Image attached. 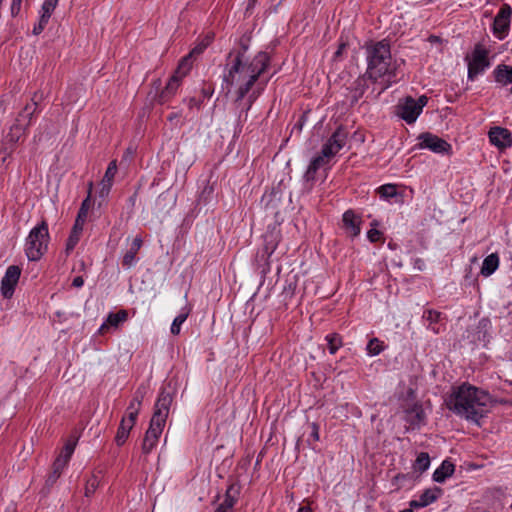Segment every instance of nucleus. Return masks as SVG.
<instances>
[{"mask_svg": "<svg viewBox=\"0 0 512 512\" xmlns=\"http://www.w3.org/2000/svg\"><path fill=\"white\" fill-rule=\"evenodd\" d=\"M248 42L249 38L242 37L239 41L238 48L233 49L229 53L231 67L229 69V75L226 77V82L238 85V100L244 98L250 91L260 75L266 71L270 61L267 53L260 52L250 65L244 64L242 59L248 49Z\"/></svg>", "mask_w": 512, "mask_h": 512, "instance_id": "nucleus-1", "label": "nucleus"}, {"mask_svg": "<svg viewBox=\"0 0 512 512\" xmlns=\"http://www.w3.org/2000/svg\"><path fill=\"white\" fill-rule=\"evenodd\" d=\"M449 410L469 421L478 423L489 411L490 395L470 384L457 387L446 399Z\"/></svg>", "mask_w": 512, "mask_h": 512, "instance_id": "nucleus-2", "label": "nucleus"}, {"mask_svg": "<svg viewBox=\"0 0 512 512\" xmlns=\"http://www.w3.org/2000/svg\"><path fill=\"white\" fill-rule=\"evenodd\" d=\"M367 60L366 75L369 79L377 81L384 75L392 73L390 46L384 41L367 48Z\"/></svg>", "mask_w": 512, "mask_h": 512, "instance_id": "nucleus-3", "label": "nucleus"}, {"mask_svg": "<svg viewBox=\"0 0 512 512\" xmlns=\"http://www.w3.org/2000/svg\"><path fill=\"white\" fill-rule=\"evenodd\" d=\"M50 240L48 223L43 219L29 233L26 239L25 254L29 261H39L47 252Z\"/></svg>", "mask_w": 512, "mask_h": 512, "instance_id": "nucleus-4", "label": "nucleus"}, {"mask_svg": "<svg viewBox=\"0 0 512 512\" xmlns=\"http://www.w3.org/2000/svg\"><path fill=\"white\" fill-rule=\"evenodd\" d=\"M427 102L428 98L425 95L420 96L418 100L408 96L397 105V115L409 124L414 123Z\"/></svg>", "mask_w": 512, "mask_h": 512, "instance_id": "nucleus-5", "label": "nucleus"}, {"mask_svg": "<svg viewBox=\"0 0 512 512\" xmlns=\"http://www.w3.org/2000/svg\"><path fill=\"white\" fill-rule=\"evenodd\" d=\"M468 62V78L473 80L478 74L482 73L489 65L488 51L477 44L472 56H466Z\"/></svg>", "mask_w": 512, "mask_h": 512, "instance_id": "nucleus-6", "label": "nucleus"}, {"mask_svg": "<svg viewBox=\"0 0 512 512\" xmlns=\"http://www.w3.org/2000/svg\"><path fill=\"white\" fill-rule=\"evenodd\" d=\"M166 422H162L159 416L151 417L149 427L145 432L142 442V453L148 455L156 447L159 438L163 432Z\"/></svg>", "mask_w": 512, "mask_h": 512, "instance_id": "nucleus-7", "label": "nucleus"}, {"mask_svg": "<svg viewBox=\"0 0 512 512\" xmlns=\"http://www.w3.org/2000/svg\"><path fill=\"white\" fill-rule=\"evenodd\" d=\"M22 269L18 265H11L1 281V294L5 299L12 298L15 288L19 282Z\"/></svg>", "mask_w": 512, "mask_h": 512, "instance_id": "nucleus-8", "label": "nucleus"}, {"mask_svg": "<svg viewBox=\"0 0 512 512\" xmlns=\"http://www.w3.org/2000/svg\"><path fill=\"white\" fill-rule=\"evenodd\" d=\"M419 147L429 149L435 153H448L451 150V145L444 139L431 134L429 132L419 135Z\"/></svg>", "mask_w": 512, "mask_h": 512, "instance_id": "nucleus-9", "label": "nucleus"}, {"mask_svg": "<svg viewBox=\"0 0 512 512\" xmlns=\"http://www.w3.org/2000/svg\"><path fill=\"white\" fill-rule=\"evenodd\" d=\"M347 133L339 127L322 147V154L330 159L338 153L346 143Z\"/></svg>", "mask_w": 512, "mask_h": 512, "instance_id": "nucleus-10", "label": "nucleus"}, {"mask_svg": "<svg viewBox=\"0 0 512 512\" xmlns=\"http://www.w3.org/2000/svg\"><path fill=\"white\" fill-rule=\"evenodd\" d=\"M511 14V7L504 4L494 19L493 32L499 39H503L509 29Z\"/></svg>", "mask_w": 512, "mask_h": 512, "instance_id": "nucleus-11", "label": "nucleus"}, {"mask_svg": "<svg viewBox=\"0 0 512 512\" xmlns=\"http://www.w3.org/2000/svg\"><path fill=\"white\" fill-rule=\"evenodd\" d=\"M172 402V393L167 391L166 388H162L156 400L152 417L159 416L162 422H166Z\"/></svg>", "mask_w": 512, "mask_h": 512, "instance_id": "nucleus-12", "label": "nucleus"}, {"mask_svg": "<svg viewBox=\"0 0 512 512\" xmlns=\"http://www.w3.org/2000/svg\"><path fill=\"white\" fill-rule=\"evenodd\" d=\"M490 142L499 149H505L512 144L511 133L502 127H493L489 131Z\"/></svg>", "mask_w": 512, "mask_h": 512, "instance_id": "nucleus-13", "label": "nucleus"}, {"mask_svg": "<svg viewBox=\"0 0 512 512\" xmlns=\"http://www.w3.org/2000/svg\"><path fill=\"white\" fill-rule=\"evenodd\" d=\"M342 222L343 228L351 237H356L360 234V225L362 220L353 210H347L343 214Z\"/></svg>", "mask_w": 512, "mask_h": 512, "instance_id": "nucleus-14", "label": "nucleus"}, {"mask_svg": "<svg viewBox=\"0 0 512 512\" xmlns=\"http://www.w3.org/2000/svg\"><path fill=\"white\" fill-rule=\"evenodd\" d=\"M181 77L173 74L166 86L161 90L158 94L157 101L159 104H164L169 101L176 93L179 85H180Z\"/></svg>", "mask_w": 512, "mask_h": 512, "instance_id": "nucleus-15", "label": "nucleus"}, {"mask_svg": "<svg viewBox=\"0 0 512 512\" xmlns=\"http://www.w3.org/2000/svg\"><path fill=\"white\" fill-rule=\"evenodd\" d=\"M441 493H442V489L439 487H435L433 489H427L420 495L418 500H412L410 502V507L411 508L426 507L429 504L436 501L438 499V497L441 495Z\"/></svg>", "mask_w": 512, "mask_h": 512, "instance_id": "nucleus-16", "label": "nucleus"}, {"mask_svg": "<svg viewBox=\"0 0 512 512\" xmlns=\"http://www.w3.org/2000/svg\"><path fill=\"white\" fill-rule=\"evenodd\" d=\"M116 172H117V163H116V160H112L109 163V165L106 169L105 175L101 181V188L99 191L100 197L105 198L108 196V194L111 190Z\"/></svg>", "mask_w": 512, "mask_h": 512, "instance_id": "nucleus-17", "label": "nucleus"}, {"mask_svg": "<svg viewBox=\"0 0 512 512\" xmlns=\"http://www.w3.org/2000/svg\"><path fill=\"white\" fill-rule=\"evenodd\" d=\"M66 465L67 463L65 462V460H62V455H58L52 464V472L48 475L46 479V486L48 488L52 487L56 483Z\"/></svg>", "mask_w": 512, "mask_h": 512, "instance_id": "nucleus-18", "label": "nucleus"}, {"mask_svg": "<svg viewBox=\"0 0 512 512\" xmlns=\"http://www.w3.org/2000/svg\"><path fill=\"white\" fill-rule=\"evenodd\" d=\"M425 418V413L421 405L415 404L412 408L406 410V420L411 427H419Z\"/></svg>", "mask_w": 512, "mask_h": 512, "instance_id": "nucleus-19", "label": "nucleus"}, {"mask_svg": "<svg viewBox=\"0 0 512 512\" xmlns=\"http://www.w3.org/2000/svg\"><path fill=\"white\" fill-rule=\"evenodd\" d=\"M84 224H81L77 221L74 222V225L71 229L70 235L66 241V248L65 252L67 255H69L75 246L78 244L80 240V235L82 234Z\"/></svg>", "mask_w": 512, "mask_h": 512, "instance_id": "nucleus-20", "label": "nucleus"}, {"mask_svg": "<svg viewBox=\"0 0 512 512\" xmlns=\"http://www.w3.org/2000/svg\"><path fill=\"white\" fill-rule=\"evenodd\" d=\"M455 470V466L450 461H443L442 464L433 473V480L442 483L446 478L450 477Z\"/></svg>", "mask_w": 512, "mask_h": 512, "instance_id": "nucleus-21", "label": "nucleus"}, {"mask_svg": "<svg viewBox=\"0 0 512 512\" xmlns=\"http://www.w3.org/2000/svg\"><path fill=\"white\" fill-rule=\"evenodd\" d=\"M494 77L502 85L512 83V67L505 64L498 65L494 70Z\"/></svg>", "mask_w": 512, "mask_h": 512, "instance_id": "nucleus-22", "label": "nucleus"}, {"mask_svg": "<svg viewBox=\"0 0 512 512\" xmlns=\"http://www.w3.org/2000/svg\"><path fill=\"white\" fill-rule=\"evenodd\" d=\"M133 426L128 424L126 422V417H123L120 421V425L117 429V433L115 436V443L117 446H122L127 441L130 431L132 430Z\"/></svg>", "mask_w": 512, "mask_h": 512, "instance_id": "nucleus-23", "label": "nucleus"}, {"mask_svg": "<svg viewBox=\"0 0 512 512\" xmlns=\"http://www.w3.org/2000/svg\"><path fill=\"white\" fill-rule=\"evenodd\" d=\"M142 244H143V241H142L141 237H136L133 240L130 249L123 256V259H122L123 266L130 267L132 265V263L136 257V254L139 251V249L141 248Z\"/></svg>", "mask_w": 512, "mask_h": 512, "instance_id": "nucleus-24", "label": "nucleus"}, {"mask_svg": "<svg viewBox=\"0 0 512 512\" xmlns=\"http://www.w3.org/2000/svg\"><path fill=\"white\" fill-rule=\"evenodd\" d=\"M499 257L496 253L488 255L482 264L481 274L484 276H490L498 268Z\"/></svg>", "mask_w": 512, "mask_h": 512, "instance_id": "nucleus-25", "label": "nucleus"}, {"mask_svg": "<svg viewBox=\"0 0 512 512\" xmlns=\"http://www.w3.org/2000/svg\"><path fill=\"white\" fill-rule=\"evenodd\" d=\"M23 119L16 118V122L11 126L10 132L7 135V139L11 145H15V143L19 140V138L24 134L27 127L23 124Z\"/></svg>", "mask_w": 512, "mask_h": 512, "instance_id": "nucleus-26", "label": "nucleus"}, {"mask_svg": "<svg viewBox=\"0 0 512 512\" xmlns=\"http://www.w3.org/2000/svg\"><path fill=\"white\" fill-rule=\"evenodd\" d=\"M328 161L327 156H324L322 153L315 158L312 159L310 165L308 166V169L305 173V177L307 180H311L314 178L315 173L317 170L323 166Z\"/></svg>", "mask_w": 512, "mask_h": 512, "instance_id": "nucleus-27", "label": "nucleus"}, {"mask_svg": "<svg viewBox=\"0 0 512 512\" xmlns=\"http://www.w3.org/2000/svg\"><path fill=\"white\" fill-rule=\"evenodd\" d=\"M241 487L237 483H232L226 490V511L232 508L240 495Z\"/></svg>", "mask_w": 512, "mask_h": 512, "instance_id": "nucleus-28", "label": "nucleus"}, {"mask_svg": "<svg viewBox=\"0 0 512 512\" xmlns=\"http://www.w3.org/2000/svg\"><path fill=\"white\" fill-rule=\"evenodd\" d=\"M78 438L74 436H70L63 448L61 449L59 455H62V460H65V462L68 464L72 454L74 453V450L77 445Z\"/></svg>", "mask_w": 512, "mask_h": 512, "instance_id": "nucleus-29", "label": "nucleus"}, {"mask_svg": "<svg viewBox=\"0 0 512 512\" xmlns=\"http://www.w3.org/2000/svg\"><path fill=\"white\" fill-rule=\"evenodd\" d=\"M193 57L188 53L185 57H183L178 66H177V69L175 71V75H178L179 77H181V79L186 76L188 74V72L191 70L192 68V64H193Z\"/></svg>", "mask_w": 512, "mask_h": 512, "instance_id": "nucleus-30", "label": "nucleus"}, {"mask_svg": "<svg viewBox=\"0 0 512 512\" xmlns=\"http://www.w3.org/2000/svg\"><path fill=\"white\" fill-rule=\"evenodd\" d=\"M128 318V312L125 309H121L116 313H109L107 317V323L112 327H118V325Z\"/></svg>", "mask_w": 512, "mask_h": 512, "instance_id": "nucleus-31", "label": "nucleus"}, {"mask_svg": "<svg viewBox=\"0 0 512 512\" xmlns=\"http://www.w3.org/2000/svg\"><path fill=\"white\" fill-rule=\"evenodd\" d=\"M37 112L36 107H32L30 104H26L25 107L19 112L17 118L23 119L22 124L25 127H29L34 114Z\"/></svg>", "mask_w": 512, "mask_h": 512, "instance_id": "nucleus-32", "label": "nucleus"}, {"mask_svg": "<svg viewBox=\"0 0 512 512\" xmlns=\"http://www.w3.org/2000/svg\"><path fill=\"white\" fill-rule=\"evenodd\" d=\"M91 205H92V201L90 199V196H87L81 203V206L78 210L75 221H77L81 224H85L87 215H88V211L91 208Z\"/></svg>", "mask_w": 512, "mask_h": 512, "instance_id": "nucleus-33", "label": "nucleus"}, {"mask_svg": "<svg viewBox=\"0 0 512 512\" xmlns=\"http://www.w3.org/2000/svg\"><path fill=\"white\" fill-rule=\"evenodd\" d=\"M429 465H430V458H429L428 453L421 452L415 460L414 468H415V470L419 471L420 473H423L424 471H426L428 469Z\"/></svg>", "mask_w": 512, "mask_h": 512, "instance_id": "nucleus-34", "label": "nucleus"}, {"mask_svg": "<svg viewBox=\"0 0 512 512\" xmlns=\"http://www.w3.org/2000/svg\"><path fill=\"white\" fill-rule=\"evenodd\" d=\"M328 342L329 351L335 354L339 347L342 345L341 338L338 334H331L326 337Z\"/></svg>", "mask_w": 512, "mask_h": 512, "instance_id": "nucleus-35", "label": "nucleus"}, {"mask_svg": "<svg viewBox=\"0 0 512 512\" xmlns=\"http://www.w3.org/2000/svg\"><path fill=\"white\" fill-rule=\"evenodd\" d=\"M99 486V480L96 475H92L86 482L85 485V496H92Z\"/></svg>", "mask_w": 512, "mask_h": 512, "instance_id": "nucleus-36", "label": "nucleus"}, {"mask_svg": "<svg viewBox=\"0 0 512 512\" xmlns=\"http://www.w3.org/2000/svg\"><path fill=\"white\" fill-rule=\"evenodd\" d=\"M188 313H181L172 322L171 325V333L173 335H178L180 333V327L182 323L187 319Z\"/></svg>", "mask_w": 512, "mask_h": 512, "instance_id": "nucleus-37", "label": "nucleus"}, {"mask_svg": "<svg viewBox=\"0 0 512 512\" xmlns=\"http://www.w3.org/2000/svg\"><path fill=\"white\" fill-rule=\"evenodd\" d=\"M382 350V343L377 338H373L369 341L367 345V351L370 355H378Z\"/></svg>", "mask_w": 512, "mask_h": 512, "instance_id": "nucleus-38", "label": "nucleus"}, {"mask_svg": "<svg viewBox=\"0 0 512 512\" xmlns=\"http://www.w3.org/2000/svg\"><path fill=\"white\" fill-rule=\"evenodd\" d=\"M50 17H51L50 15H47L45 13L41 14L38 24H36L33 28L34 35H39L43 32V30L45 29L46 25L49 22Z\"/></svg>", "mask_w": 512, "mask_h": 512, "instance_id": "nucleus-39", "label": "nucleus"}, {"mask_svg": "<svg viewBox=\"0 0 512 512\" xmlns=\"http://www.w3.org/2000/svg\"><path fill=\"white\" fill-rule=\"evenodd\" d=\"M378 193L382 198H390L396 195V185L385 184L378 189Z\"/></svg>", "mask_w": 512, "mask_h": 512, "instance_id": "nucleus-40", "label": "nucleus"}, {"mask_svg": "<svg viewBox=\"0 0 512 512\" xmlns=\"http://www.w3.org/2000/svg\"><path fill=\"white\" fill-rule=\"evenodd\" d=\"M149 390V384L148 383H141L135 393H134V396L133 398L135 399V402H143L147 392Z\"/></svg>", "mask_w": 512, "mask_h": 512, "instance_id": "nucleus-41", "label": "nucleus"}, {"mask_svg": "<svg viewBox=\"0 0 512 512\" xmlns=\"http://www.w3.org/2000/svg\"><path fill=\"white\" fill-rule=\"evenodd\" d=\"M59 0H45L41 7V12L47 15H52L58 5Z\"/></svg>", "mask_w": 512, "mask_h": 512, "instance_id": "nucleus-42", "label": "nucleus"}, {"mask_svg": "<svg viewBox=\"0 0 512 512\" xmlns=\"http://www.w3.org/2000/svg\"><path fill=\"white\" fill-rule=\"evenodd\" d=\"M14 150V145L3 146L0 148V166L5 165L6 160L10 157L12 151Z\"/></svg>", "mask_w": 512, "mask_h": 512, "instance_id": "nucleus-43", "label": "nucleus"}, {"mask_svg": "<svg viewBox=\"0 0 512 512\" xmlns=\"http://www.w3.org/2000/svg\"><path fill=\"white\" fill-rule=\"evenodd\" d=\"M441 316V313L434 310H427L423 314V318L430 323L437 322Z\"/></svg>", "mask_w": 512, "mask_h": 512, "instance_id": "nucleus-44", "label": "nucleus"}, {"mask_svg": "<svg viewBox=\"0 0 512 512\" xmlns=\"http://www.w3.org/2000/svg\"><path fill=\"white\" fill-rule=\"evenodd\" d=\"M207 48V43L204 41L199 42L190 52L189 54L195 59L199 56L205 49Z\"/></svg>", "mask_w": 512, "mask_h": 512, "instance_id": "nucleus-45", "label": "nucleus"}, {"mask_svg": "<svg viewBox=\"0 0 512 512\" xmlns=\"http://www.w3.org/2000/svg\"><path fill=\"white\" fill-rule=\"evenodd\" d=\"M382 236V233L377 230L376 228H371L368 233H367V237L368 239L371 241V242H377L380 240Z\"/></svg>", "mask_w": 512, "mask_h": 512, "instance_id": "nucleus-46", "label": "nucleus"}, {"mask_svg": "<svg viewBox=\"0 0 512 512\" xmlns=\"http://www.w3.org/2000/svg\"><path fill=\"white\" fill-rule=\"evenodd\" d=\"M44 99V95L42 92H35L31 98V103L30 105H32V107H36V109L38 110V106L40 104V102Z\"/></svg>", "mask_w": 512, "mask_h": 512, "instance_id": "nucleus-47", "label": "nucleus"}, {"mask_svg": "<svg viewBox=\"0 0 512 512\" xmlns=\"http://www.w3.org/2000/svg\"><path fill=\"white\" fill-rule=\"evenodd\" d=\"M138 414H139L138 412L127 411L126 422L134 427L137 417H138Z\"/></svg>", "mask_w": 512, "mask_h": 512, "instance_id": "nucleus-48", "label": "nucleus"}, {"mask_svg": "<svg viewBox=\"0 0 512 512\" xmlns=\"http://www.w3.org/2000/svg\"><path fill=\"white\" fill-rule=\"evenodd\" d=\"M142 402H135V399L133 398L131 402L129 403L127 407V411H133V412H140Z\"/></svg>", "mask_w": 512, "mask_h": 512, "instance_id": "nucleus-49", "label": "nucleus"}, {"mask_svg": "<svg viewBox=\"0 0 512 512\" xmlns=\"http://www.w3.org/2000/svg\"><path fill=\"white\" fill-rule=\"evenodd\" d=\"M11 15L12 17H16L20 10H21V3L20 2H13L12 1V4H11Z\"/></svg>", "mask_w": 512, "mask_h": 512, "instance_id": "nucleus-50", "label": "nucleus"}, {"mask_svg": "<svg viewBox=\"0 0 512 512\" xmlns=\"http://www.w3.org/2000/svg\"><path fill=\"white\" fill-rule=\"evenodd\" d=\"M312 432L311 436L314 438L315 441L319 440V427L316 423L311 424Z\"/></svg>", "mask_w": 512, "mask_h": 512, "instance_id": "nucleus-51", "label": "nucleus"}, {"mask_svg": "<svg viewBox=\"0 0 512 512\" xmlns=\"http://www.w3.org/2000/svg\"><path fill=\"white\" fill-rule=\"evenodd\" d=\"M83 284H84V280H83L82 276H77L72 281V286L75 288H80L83 286Z\"/></svg>", "mask_w": 512, "mask_h": 512, "instance_id": "nucleus-52", "label": "nucleus"}, {"mask_svg": "<svg viewBox=\"0 0 512 512\" xmlns=\"http://www.w3.org/2000/svg\"><path fill=\"white\" fill-rule=\"evenodd\" d=\"M213 39H214V33L208 32L201 41H204V43H207V47H208L209 44L213 41Z\"/></svg>", "mask_w": 512, "mask_h": 512, "instance_id": "nucleus-53", "label": "nucleus"}, {"mask_svg": "<svg viewBox=\"0 0 512 512\" xmlns=\"http://www.w3.org/2000/svg\"><path fill=\"white\" fill-rule=\"evenodd\" d=\"M109 324L107 323V320L100 326L99 330H98V333L100 335H103L105 334V332L109 329Z\"/></svg>", "mask_w": 512, "mask_h": 512, "instance_id": "nucleus-54", "label": "nucleus"}, {"mask_svg": "<svg viewBox=\"0 0 512 512\" xmlns=\"http://www.w3.org/2000/svg\"><path fill=\"white\" fill-rule=\"evenodd\" d=\"M345 46H346V45H345L344 43H342V44H340V45H339L338 50L335 52V56H336V57H338V56H340V55L342 54V51H343V49L345 48Z\"/></svg>", "mask_w": 512, "mask_h": 512, "instance_id": "nucleus-55", "label": "nucleus"}, {"mask_svg": "<svg viewBox=\"0 0 512 512\" xmlns=\"http://www.w3.org/2000/svg\"><path fill=\"white\" fill-rule=\"evenodd\" d=\"M202 93H203L204 97H210L212 95V91H210V87L203 88Z\"/></svg>", "mask_w": 512, "mask_h": 512, "instance_id": "nucleus-56", "label": "nucleus"}, {"mask_svg": "<svg viewBox=\"0 0 512 512\" xmlns=\"http://www.w3.org/2000/svg\"><path fill=\"white\" fill-rule=\"evenodd\" d=\"M429 41H430L431 43H438V42H441V39H440L438 36L431 35V36L429 37Z\"/></svg>", "mask_w": 512, "mask_h": 512, "instance_id": "nucleus-57", "label": "nucleus"}, {"mask_svg": "<svg viewBox=\"0 0 512 512\" xmlns=\"http://www.w3.org/2000/svg\"><path fill=\"white\" fill-rule=\"evenodd\" d=\"M220 418L219 414V408H217L214 412V415L211 417V420H214V422H217V420Z\"/></svg>", "mask_w": 512, "mask_h": 512, "instance_id": "nucleus-58", "label": "nucleus"}, {"mask_svg": "<svg viewBox=\"0 0 512 512\" xmlns=\"http://www.w3.org/2000/svg\"><path fill=\"white\" fill-rule=\"evenodd\" d=\"M298 512H312V510L308 506H302L299 508Z\"/></svg>", "mask_w": 512, "mask_h": 512, "instance_id": "nucleus-59", "label": "nucleus"}, {"mask_svg": "<svg viewBox=\"0 0 512 512\" xmlns=\"http://www.w3.org/2000/svg\"><path fill=\"white\" fill-rule=\"evenodd\" d=\"M92 188H93V182H89L88 184V194L87 196H90L92 195Z\"/></svg>", "mask_w": 512, "mask_h": 512, "instance_id": "nucleus-60", "label": "nucleus"}, {"mask_svg": "<svg viewBox=\"0 0 512 512\" xmlns=\"http://www.w3.org/2000/svg\"><path fill=\"white\" fill-rule=\"evenodd\" d=\"M215 512H224V503L219 504Z\"/></svg>", "mask_w": 512, "mask_h": 512, "instance_id": "nucleus-61", "label": "nucleus"}, {"mask_svg": "<svg viewBox=\"0 0 512 512\" xmlns=\"http://www.w3.org/2000/svg\"><path fill=\"white\" fill-rule=\"evenodd\" d=\"M377 225H378V222H377V221H373V222L371 223V226H372L373 228H375Z\"/></svg>", "mask_w": 512, "mask_h": 512, "instance_id": "nucleus-62", "label": "nucleus"}, {"mask_svg": "<svg viewBox=\"0 0 512 512\" xmlns=\"http://www.w3.org/2000/svg\"><path fill=\"white\" fill-rule=\"evenodd\" d=\"M400 512H413V510L412 509H404V510H402Z\"/></svg>", "mask_w": 512, "mask_h": 512, "instance_id": "nucleus-63", "label": "nucleus"}, {"mask_svg": "<svg viewBox=\"0 0 512 512\" xmlns=\"http://www.w3.org/2000/svg\"><path fill=\"white\" fill-rule=\"evenodd\" d=\"M298 127H299V129H301V127H302V123L301 122L298 123Z\"/></svg>", "mask_w": 512, "mask_h": 512, "instance_id": "nucleus-64", "label": "nucleus"}]
</instances>
